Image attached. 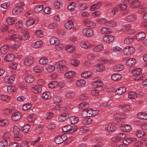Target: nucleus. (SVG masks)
I'll use <instances>...</instances> for the list:
<instances>
[{"label":"nucleus","instance_id":"nucleus-24","mask_svg":"<svg viewBox=\"0 0 147 147\" xmlns=\"http://www.w3.org/2000/svg\"><path fill=\"white\" fill-rule=\"evenodd\" d=\"M11 138V136L8 132H6L3 134L2 138L3 140H6V141L9 142V140Z\"/></svg>","mask_w":147,"mask_h":147},{"label":"nucleus","instance_id":"nucleus-9","mask_svg":"<svg viewBox=\"0 0 147 147\" xmlns=\"http://www.w3.org/2000/svg\"><path fill=\"white\" fill-rule=\"evenodd\" d=\"M114 39V37L112 35H105L103 38V41L107 43L111 42L113 41Z\"/></svg>","mask_w":147,"mask_h":147},{"label":"nucleus","instance_id":"nucleus-56","mask_svg":"<svg viewBox=\"0 0 147 147\" xmlns=\"http://www.w3.org/2000/svg\"><path fill=\"white\" fill-rule=\"evenodd\" d=\"M66 50L69 53L73 52L75 50V47L72 45H68L66 47Z\"/></svg>","mask_w":147,"mask_h":147},{"label":"nucleus","instance_id":"nucleus-14","mask_svg":"<svg viewBox=\"0 0 147 147\" xmlns=\"http://www.w3.org/2000/svg\"><path fill=\"white\" fill-rule=\"evenodd\" d=\"M145 37V34L142 32L139 33L136 35V39L138 41L143 40Z\"/></svg>","mask_w":147,"mask_h":147},{"label":"nucleus","instance_id":"nucleus-45","mask_svg":"<svg viewBox=\"0 0 147 147\" xmlns=\"http://www.w3.org/2000/svg\"><path fill=\"white\" fill-rule=\"evenodd\" d=\"M135 16L134 15H130L127 16L126 18V20L128 22H133L136 19Z\"/></svg>","mask_w":147,"mask_h":147},{"label":"nucleus","instance_id":"nucleus-35","mask_svg":"<svg viewBox=\"0 0 147 147\" xmlns=\"http://www.w3.org/2000/svg\"><path fill=\"white\" fill-rule=\"evenodd\" d=\"M78 6L79 9L81 11L85 10L87 9L89 7V5L86 3L79 4Z\"/></svg>","mask_w":147,"mask_h":147},{"label":"nucleus","instance_id":"nucleus-8","mask_svg":"<svg viewBox=\"0 0 147 147\" xmlns=\"http://www.w3.org/2000/svg\"><path fill=\"white\" fill-rule=\"evenodd\" d=\"M9 50V46L5 44L0 48V53L4 55L6 54Z\"/></svg>","mask_w":147,"mask_h":147},{"label":"nucleus","instance_id":"nucleus-18","mask_svg":"<svg viewBox=\"0 0 147 147\" xmlns=\"http://www.w3.org/2000/svg\"><path fill=\"white\" fill-rule=\"evenodd\" d=\"M136 140V139L135 138H128L124 139L123 140V142L125 145L129 144L131 142H133Z\"/></svg>","mask_w":147,"mask_h":147},{"label":"nucleus","instance_id":"nucleus-32","mask_svg":"<svg viewBox=\"0 0 147 147\" xmlns=\"http://www.w3.org/2000/svg\"><path fill=\"white\" fill-rule=\"evenodd\" d=\"M127 6L125 4H121L117 5L115 7L117 11L124 10L126 9Z\"/></svg>","mask_w":147,"mask_h":147},{"label":"nucleus","instance_id":"nucleus-38","mask_svg":"<svg viewBox=\"0 0 147 147\" xmlns=\"http://www.w3.org/2000/svg\"><path fill=\"white\" fill-rule=\"evenodd\" d=\"M42 44V42L41 41H37L35 42L32 44V46L35 49H37L40 47Z\"/></svg>","mask_w":147,"mask_h":147},{"label":"nucleus","instance_id":"nucleus-62","mask_svg":"<svg viewBox=\"0 0 147 147\" xmlns=\"http://www.w3.org/2000/svg\"><path fill=\"white\" fill-rule=\"evenodd\" d=\"M43 9L42 5H37L34 9V11L38 12L42 11Z\"/></svg>","mask_w":147,"mask_h":147},{"label":"nucleus","instance_id":"nucleus-19","mask_svg":"<svg viewBox=\"0 0 147 147\" xmlns=\"http://www.w3.org/2000/svg\"><path fill=\"white\" fill-rule=\"evenodd\" d=\"M105 129L106 130L109 132H113L116 130L115 127L111 124L106 125Z\"/></svg>","mask_w":147,"mask_h":147},{"label":"nucleus","instance_id":"nucleus-26","mask_svg":"<svg viewBox=\"0 0 147 147\" xmlns=\"http://www.w3.org/2000/svg\"><path fill=\"white\" fill-rule=\"evenodd\" d=\"M75 74L76 73L74 71H69L66 72L65 74L64 77L66 78H70L74 76Z\"/></svg>","mask_w":147,"mask_h":147},{"label":"nucleus","instance_id":"nucleus-43","mask_svg":"<svg viewBox=\"0 0 147 147\" xmlns=\"http://www.w3.org/2000/svg\"><path fill=\"white\" fill-rule=\"evenodd\" d=\"M21 36L18 34H14L11 36V39L16 42L20 41Z\"/></svg>","mask_w":147,"mask_h":147},{"label":"nucleus","instance_id":"nucleus-13","mask_svg":"<svg viewBox=\"0 0 147 147\" xmlns=\"http://www.w3.org/2000/svg\"><path fill=\"white\" fill-rule=\"evenodd\" d=\"M69 117V115L67 113H63L60 115L58 117L59 121H63L65 120Z\"/></svg>","mask_w":147,"mask_h":147},{"label":"nucleus","instance_id":"nucleus-46","mask_svg":"<svg viewBox=\"0 0 147 147\" xmlns=\"http://www.w3.org/2000/svg\"><path fill=\"white\" fill-rule=\"evenodd\" d=\"M122 77L119 74H115L112 75L111 78L114 81H117L120 79Z\"/></svg>","mask_w":147,"mask_h":147},{"label":"nucleus","instance_id":"nucleus-53","mask_svg":"<svg viewBox=\"0 0 147 147\" xmlns=\"http://www.w3.org/2000/svg\"><path fill=\"white\" fill-rule=\"evenodd\" d=\"M104 46L102 45H99L95 46L93 49L94 51L96 52H99L103 49Z\"/></svg>","mask_w":147,"mask_h":147},{"label":"nucleus","instance_id":"nucleus-3","mask_svg":"<svg viewBox=\"0 0 147 147\" xmlns=\"http://www.w3.org/2000/svg\"><path fill=\"white\" fill-rule=\"evenodd\" d=\"M142 69H136L133 70L132 73L134 75L133 79L134 80H142V76H140V74L142 73Z\"/></svg>","mask_w":147,"mask_h":147},{"label":"nucleus","instance_id":"nucleus-37","mask_svg":"<svg viewBox=\"0 0 147 147\" xmlns=\"http://www.w3.org/2000/svg\"><path fill=\"white\" fill-rule=\"evenodd\" d=\"M101 5V3L100 2L92 5L91 7L90 10L91 11H93L100 7Z\"/></svg>","mask_w":147,"mask_h":147},{"label":"nucleus","instance_id":"nucleus-12","mask_svg":"<svg viewBox=\"0 0 147 147\" xmlns=\"http://www.w3.org/2000/svg\"><path fill=\"white\" fill-rule=\"evenodd\" d=\"M50 43L51 45H58L60 44V40L55 37L51 38L49 40Z\"/></svg>","mask_w":147,"mask_h":147},{"label":"nucleus","instance_id":"nucleus-29","mask_svg":"<svg viewBox=\"0 0 147 147\" xmlns=\"http://www.w3.org/2000/svg\"><path fill=\"white\" fill-rule=\"evenodd\" d=\"M138 118L140 119H147V114L145 113L141 112L138 113L137 115Z\"/></svg>","mask_w":147,"mask_h":147},{"label":"nucleus","instance_id":"nucleus-44","mask_svg":"<svg viewBox=\"0 0 147 147\" xmlns=\"http://www.w3.org/2000/svg\"><path fill=\"white\" fill-rule=\"evenodd\" d=\"M9 123V121L7 119L0 120V126H4L8 125Z\"/></svg>","mask_w":147,"mask_h":147},{"label":"nucleus","instance_id":"nucleus-16","mask_svg":"<svg viewBox=\"0 0 147 147\" xmlns=\"http://www.w3.org/2000/svg\"><path fill=\"white\" fill-rule=\"evenodd\" d=\"M120 129L125 132H129L131 129V126L129 125H124L120 127Z\"/></svg>","mask_w":147,"mask_h":147},{"label":"nucleus","instance_id":"nucleus-40","mask_svg":"<svg viewBox=\"0 0 147 147\" xmlns=\"http://www.w3.org/2000/svg\"><path fill=\"white\" fill-rule=\"evenodd\" d=\"M124 67L123 65L121 64H118L113 67V70L115 71H121Z\"/></svg>","mask_w":147,"mask_h":147},{"label":"nucleus","instance_id":"nucleus-47","mask_svg":"<svg viewBox=\"0 0 147 147\" xmlns=\"http://www.w3.org/2000/svg\"><path fill=\"white\" fill-rule=\"evenodd\" d=\"M86 82L83 80H78L76 83V86L78 87H82L84 86Z\"/></svg>","mask_w":147,"mask_h":147},{"label":"nucleus","instance_id":"nucleus-54","mask_svg":"<svg viewBox=\"0 0 147 147\" xmlns=\"http://www.w3.org/2000/svg\"><path fill=\"white\" fill-rule=\"evenodd\" d=\"M32 105L30 103H26L22 107L23 110H28L32 107Z\"/></svg>","mask_w":147,"mask_h":147},{"label":"nucleus","instance_id":"nucleus-25","mask_svg":"<svg viewBox=\"0 0 147 147\" xmlns=\"http://www.w3.org/2000/svg\"><path fill=\"white\" fill-rule=\"evenodd\" d=\"M116 22L113 20L106 21L104 22L105 25L107 26L115 27L116 26Z\"/></svg>","mask_w":147,"mask_h":147},{"label":"nucleus","instance_id":"nucleus-59","mask_svg":"<svg viewBox=\"0 0 147 147\" xmlns=\"http://www.w3.org/2000/svg\"><path fill=\"white\" fill-rule=\"evenodd\" d=\"M121 109L124 110H130L132 109V107L130 105H125V106H120Z\"/></svg>","mask_w":147,"mask_h":147},{"label":"nucleus","instance_id":"nucleus-4","mask_svg":"<svg viewBox=\"0 0 147 147\" xmlns=\"http://www.w3.org/2000/svg\"><path fill=\"white\" fill-rule=\"evenodd\" d=\"M123 53L126 55H129L133 54L135 51V49L132 47L127 46L125 47L123 50Z\"/></svg>","mask_w":147,"mask_h":147},{"label":"nucleus","instance_id":"nucleus-23","mask_svg":"<svg viewBox=\"0 0 147 147\" xmlns=\"http://www.w3.org/2000/svg\"><path fill=\"white\" fill-rule=\"evenodd\" d=\"M136 63L135 59L131 58L128 59L126 61V64L128 66H131L134 65Z\"/></svg>","mask_w":147,"mask_h":147},{"label":"nucleus","instance_id":"nucleus-41","mask_svg":"<svg viewBox=\"0 0 147 147\" xmlns=\"http://www.w3.org/2000/svg\"><path fill=\"white\" fill-rule=\"evenodd\" d=\"M145 133L142 129L136 131V135L138 137H142L145 136Z\"/></svg>","mask_w":147,"mask_h":147},{"label":"nucleus","instance_id":"nucleus-2","mask_svg":"<svg viewBox=\"0 0 147 147\" xmlns=\"http://www.w3.org/2000/svg\"><path fill=\"white\" fill-rule=\"evenodd\" d=\"M24 5L23 2H20L16 5L15 7L13 9L12 13L15 15H17L23 10L22 6Z\"/></svg>","mask_w":147,"mask_h":147},{"label":"nucleus","instance_id":"nucleus-17","mask_svg":"<svg viewBox=\"0 0 147 147\" xmlns=\"http://www.w3.org/2000/svg\"><path fill=\"white\" fill-rule=\"evenodd\" d=\"M15 58L14 55L12 54L9 53L5 57V60L7 62L12 61H13Z\"/></svg>","mask_w":147,"mask_h":147},{"label":"nucleus","instance_id":"nucleus-1","mask_svg":"<svg viewBox=\"0 0 147 147\" xmlns=\"http://www.w3.org/2000/svg\"><path fill=\"white\" fill-rule=\"evenodd\" d=\"M55 67L59 73H63L68 69V67L66 62L64 60H61L57 62L55 65Z\"/></svg>","mask_w":147,"mask_h":147},{"label":"nucleus","instance_id":"nucleus-34","mask_svg":"<svg viewBox=\"0 0 147 147\" xmlns=\"http://www.w3.org/2000/svg\"><path fill=\"white\" fill-rule=\"evenodd\" d=\"M80 45L83 48L87 49L90 47V43L87 41H83L80 43Z\"/></svg>","mask_w":147,"mask_h":147},{"label":"nucleus","instance_id":"nucleus-63","mask_svg":"<svg viewBox=\"0 0 147 147\" xmlns=\"http://www.w3.org/2000/svg\"><path fill=\"white\" fill-rule=\"evenodd\" d=\"M20 130L18 126H15L13 128V132L15 134H18L20 132Z\"/></svg>","mask_w":147,"mask_h":147},{"label":"nucleus","instance_id":"nucleus-52","mask_svg":"<svg viewBox=\"0 0 147 147\" xmlns=\"http://www.w3.org/2000/svg\"><path fill=\"white\" fill-rule=\"evenodd\" d=\"M40 64L43 65H47L48 63V59L47 57H42L39 60Z\"/></svg>","mask_w":147,"mask_h":147},{"label":"nucleus","instance_id":"nucleus-31","mask_svg":"<svg viewBox=\"0 0 147 147\" xmlns=\"http://www.w3.org/2000/svg\"><path fill=\"white\" fill-rule=\"evenodd\" d=\"M102 82L100 81H97L94 82L92 84V86L93 88L99 87L102 86Z\"/></svg>","mask_w":147,"mask_h":147},{"label":"nucleus","instance_id":"nucleus-55","mask_svg":"<svg viewBox=\"0 0 147 147\" xmlns=\"http://www.w3.org/2000/svg\"><path fill=\"white\" fill-rule=\"evenodd\" d=\"M8 141L2 139L0 141V147H7L8 145Z\"/></svg>","mask_w":147,"mask_h":147},{"label":"nucleus","instance_id":"nucleus-6","mask_svg":"<svg viewBox=\"0 0 147 147\" xmlns=\"http://www.w3.org/2000/svg\"><path fill=\"white\" fill-rule=\"evenodd\" d=\"M22 115V113L19 111L15 112L12 115L11 119L13 121H16L21 117Z\"/></svg>","mask_w":147,"mask_h":147},{"label":"nucleus","instance_id":"nucleus-10","mask_svg":"<svg viewBox=\"0 0 147 147\" xmlns=\"http://www.w3.org/2000/svg\"><path fill=\"white\" fill-rule=\"evenodd\" d=\"M54 109L55 110H70L71 108L69 106H65L63 107L62 105H59L55 106Z\"/></svg>","mask_w":147,"mask_h":147},{"label":"nucleus","instance_id":"nucleus-58","mask_svg":"<svg viewBox=\"0 0 147 147\" xmlns=\"http://www.w3.org/2000/svg\"><path fill=\"white\" fill-rule=\"evenodd\" d=\"M10 99V97L7 95H2L0 96V99L2 101H8Z\"/></svg>","mask_w":147,"mask_h":147},{"label":"nucleus","instance_id":"nucleus-11","mask_svg":"<svg viewBox=\"0 0 147 147\" xmlns=\"http://www.w3.org/2000/svg\"><path fill=\"white\" fill-rule=\"evenodd\" d=\"M34 62L32 57H30L26 58L24 60V63L25 65L26 66H30Z\"/></svg>","mask_w":147,"mask_h":147},{"label":"nucleus","instance_id":"nucleus-57","mask_svg":"<svg viewBox=\"0 0 147 147\" xmlns=\"http://www.w3.org/2000/svg\"><path fill=\"white\" fill-rule=\"evenodd\" d=\"M75 7V3L74 2H72L68 4L67 6V9L69 10H74Z\"/></svg>","mask_w":147,"mask_h":147},{"label":"nucleus","instance_id":"nucleus-64","mask_svg":"<svg viewBox=\"0 0 147 147\" xmlns=\"http://www.w3.org/2000/svg\"><path fill=\"white\" fill-rule=\"evenodd\" d=\"M133 39L130 37H129L125 38L124 40V43L126 44H129L132 42Z\"/></svg>","mask_w":147,"mask_h":147},{"label":"nucleus","instance_id":"nucleus-60","mask_svg":"<svg viewBox=\"0 0 147 147\" xmlns=\"http://www.w3.org/2000/svg\"><path fill=\"white\" fill-rule=\"evenodd\" d=\"M46 68L47 71L49 72H52L56 69L55 65L54 66L52 65H48Z\"/></svg>","mask_w":147,"mask_h":147},{"label":"nucleus","instance_id":"nucleus-21","mask_svg":"<svg viewBox=\"0 0 147 147\" xmlns=\"http://www.w3.org/2000/svg\"><path fill=\"white\" fill-rule=\"evenodd\" d=\"M84 22L87 27H90L92 28L95 27L96 25L95 23L94 22L88 20H84Z\"/></svg>","mask_w":147,"mask_h":147},{"label":"nucleus","instance_id":"nucleus-22","mask_svg":"<svg viewBox=\"0 0 147 147\" xmlns=\"http://www.w3.org/2000/svg\"><path fill=\"white\" fill-rule=\"evenodd\" d=\"M126 88L125 87H121L118 88L115 91V93L116 94L121 95L125 92Z\"/></svg>","mask_w":147,"mask_h":147},{"label":"nucleus","instance_id":"nucleus-50","mask_svg":"<svg viewBox=\"0 0 147 147\" xmlns=\"http://www.w3.org/2000/svg\"><path fill=\"white\" fill-rule=\"evenodd\" d=\"M25 80L28 83L32 82L34 80V78L32 75H28L25 78Z\"/></svg>","mask_w":147,"mask_h":147},{"label":"nucleus","instance_id":"nucleus-39","mask_svg":"<svg viewBox=\"0 0 147 147\" xmlns=\"http://www.w3.org/2000/svg\"><path fill=\"white\" fill-rule=\"evenodd\" d=\"M35 21L34 18L29 19L26 21L25 24L27 27L30 26L34 24Z\"/></svg>","mask_w":147,"mask_h":147},{"label":"nucleus","instance_id":"nucleus-30","mask_svg":"<svg viewBox=\"0 0 147 147\" xmlns=\"http://www.w3.org/2000/svg\"><path fill=\"white\" fill-rule=\"evenodd\" d=\"M94 69L98 71H104L105 69V67L102 65H96L94 67Z\"/></svg>","mask_w":147,"mask_h":147},{"label":"nucleus","instance_id":"nucleus-5","mask_svg":"<svg viewBox=\"0 0 147 147\" xmlns=\"http://www.w3.org/2000/svg\"><path fill=\"white\" fill-rule=\"evenodd\" d=\"M82 33L84 35L88 37H90L93 35V31L92 29L86 28L83 30Z\"/></svg>","mask_w":147,"mask_h":147},{"label":"nucleus","instance_id":"nucleus-61","mask_svg":"<svg viewBox=\"0 0 147 147\" xmlns=\"http://www.w3.org/2000/svg\"><path fill=\"white\" fill-rule=\"evenodd\" d=\"M6 22L8 24L11 25L14 23L15 21L13 18L11 17H9L7 18Z\"/></svg>","mask_w":147,"mask_h":147},{"label":"nucleus","instance_id":"nucleus-48","mask_svg":"<svg viewBox=\"0 0 147 147\" xmlns=\"http://www.w3.org/2000/svg\"><path fill=\"white\" fill-rule=\"evenodd\" d=\"M79 120V118L77 117L72 116L70 117L69 121L71 124H75L78 123Z\"/></svg>","mask_w":147,"mask_h":147},{"label":"nucleus","instance_id":"nucleus-42","mask_svg":"<svg viewBox=\"0 0 147 147\" xmlns=\"http://www.w3.org/2000/svg\"><path fill=\"white\" fill-rule=\"evenodd\" d=\"M30 128V127L28 124H26L21 127V130L24 133L28 132Z\"/></svg>","mask_w":147,"mask_h":147},{"label":"nucleus","instance_id":"nucleus-28","mask_svg":"<svg viewBox=\"0 0 147 147\" xmlns=\"http://www.w3.org/2000/svg\"><path fill=\"white\" fill-rule=\"evenodd\" d=\"M81 76L84 78H90L92 76V72L90 71H85L81 74Z\"/></svg>","mask_w":147,"mask_h":147},{"label":"nucleus","instance_id":"nucleus-7","mask_svg":"<svg viewBox=\"0 0 147 147\" xmlns=\"http://www.w3.org/2000/svg\"><path fill=\"white\" fill-rule=\"evenodd\" d=\"M37 113H32L30 114L27 117V121L29 122H33L36 118Z\"/></svg>","mask_w":147,"mask_h":147},{"label":"nucleus","instance_id":"nucleus-15","mask_svg":"<svg viewBox=\"0 0 147 147\" xmlns=\"http://www.w3.org/2000/svg\"><path fill=\"white\" fill-rule=\"evenodd\" d=\"M14 79V77L13 76H11L9 77L7 76L4 78V81L5 83L10 84L13 83Z\"/></svg>","mask_w":147,"mask_h":147},{"label":"nucleus","instance_id":"nucleus-36","mask_svg":"<svg viewBox=\"0 0 147 147\" xmlns=\"http://www.w3.org/2000/svg\"><path fill=\"white\" fill-rule=\"evenodd\" d=\"M65 26L66 29H70L74 26V24L72 21L69 20L65 23Z\"/></svg>","mask_w":147,"mask_h":147},{"label":"nucleus","instance_id":"nucleus-33","mask_svg":"<svg viewBox=\"0 0 147 147\" xmlns=\"http://www.w3.org/2000/svg\"><path fill=\"white\" fill-rule=\"evenodd\" d=\"M100 31L101 33L103 34H109L112 32L111 30L110 29L105 27L101 28Z\"/></svg>","mask_w":147,"mask_h":147},{"label":"nucleus","instance_id":"nucleus-49","mask_svg":"<svg viewBox=\"0 0 147 147\" xmlns=\"http://www.w3.org/2000/svg\"><path fill=\"white\" fill-rule=\"evenodd\" d=\"M92 121L91 118H86L82 120V123L83 124L88 125L90 124Z\"/></svg>","mask_w":147,"mask_h":147},{"label":"nucleus","instance_id":"nucleus-20","mask_svg":"<svg viewBox=\"0 0 147 147\" xmlns=\"http://www.w3.org/2000/svg\"><path fill=\"white\" fill-rule=\"evenodd\" d=\"M31 91L35 93H40L42 90L41 86L36 85L34 87H32L31 89Z\"/></svg>","mask_w":147,"mask_h":147},{"label":"nucleus","instance_id":"nucleus-51","mask_svg":"<svg viewBox=\"0 0 147 147\" xmlns=\"http://www.w3.org/2000/svg\"><path fill=\"white\" fill-rule=\"evenodd\" d=\"M57 82L56 81H53L49 83L48 85L49 88H56L57 86Z\"/></svg>","mask_w":147,"mask_h":147},{"label":"nucleus","instance_id":"nucleus-27","mask_svg":"<svg viewBox=\"0 0 147 147\" xmlns=\"http://www.w3.org/2000/svg\"><path fill=\"white\" fill-rule=\"evenodd\" d=\"M89 106V104L88 103L83 102L79 104L78 108L81 110L85 109L88 108Z\"/></svg>","mask_w":147,"mask_h":147}]
</instances>
